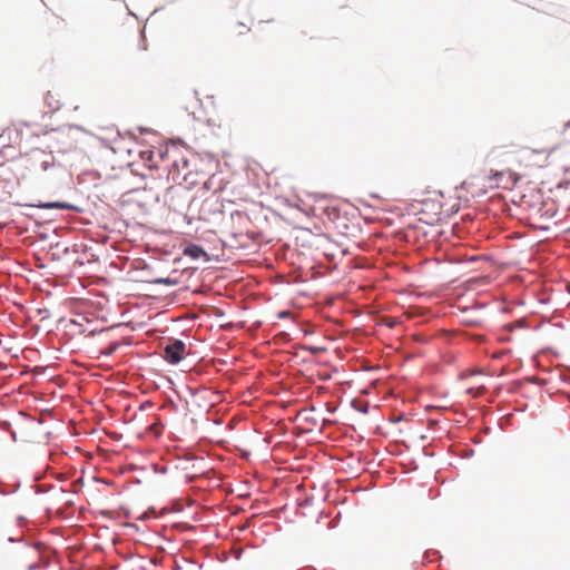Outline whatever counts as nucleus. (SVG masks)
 <instances>
[{
	"label": "nucleus",
	"mask_w": 570,
	"mask_h": 570,
	"mask_svg": "<svg viewBox=\"0 0 570 570\" xmlns=\"http://www.w3.org/2000/svg\"><path fill=\"white\" fill-rule=\"evenodd\" d=\"M553 151L554 148L548 146L538 148L524 146L518 149H509L504 146L494 147L488 154V158L492 161L500 160L507 168L495 171L490 170L489 180L499 187L500 180L508 176L514 184L523 176L547 167Z\"/></svg>",
	"instance_id": "obj_1"
},
{
	"label": "nucleus",
	"mask_w": 570,
	"mask_h": 570,
	"mask_svg": "<svg viewBox=\"0 0 570 570\" xmlns=\"http://www.w3.org/2000/svg\"><path fill=\"white\" fill-rule=\"evenodd\" d=\"M186 345L183 341L174 340L164 347V358L170 364L179 363L186 355Z\"/></svg>",
	"instance_id": "obj_3"
},
{
	"label": "nucleus",
	"mask_w": 570,
	"mask_h": 570,
	"mask_svg": "<svg viewBox=\"0 0 570 570\" xmlns=\"http://www.w3.org/2000/svg\"><path fill=\"white\" fill-rule=\"evenodd\" d=\"M151 429H153V430H155V431H157L156 429H158V424H154V425L151 426Z\"/></svg>",
	"instance_id": "obj_11"
},
{
	"label": "nucleus",
	"mask_w": 570,
	"mask_h": 570,
	"mask_svg": "<svg viewBox=\"0 0 570 570\" xmlns=\"http://www.w3.org/2000/svg\"><path fill=\"white\" fill-rule=\"evenodd\" d=\"M183 254L193 259H198L202 256H207L204 248L196 244H188L187 246H185V248L183 249Z\"/></svg>",
	"instance_id": "obj_4"
},
{
	"label": "nucleus",
	"mask_w": 570,
	"mask_h": 570,
	"mask_svg": "<svg viewBox=\"0 0 570 570\" xmlns=\"http://www.w3.org/2000/svg\"><path fill=\"white\" fill-rule=\"evenodd\" d=\"M37 567H38V563H37V562H33V563H30V564L28 566V569H29V570H33V569H36Z\"/></svg>",
	"instance_id": "obj_9"
},
{
	"label": "nucleus",
	"mask_w": 570,
	"mask_h": 570,
	"mask_svg": "<svg viewBox=\"0 0 570 570\" xmlns=\"http://www.w3.org/2000/svg\"><path fill=\"white\" fill-rule=\"evenodd\" d=\"M165 157H166L168 160L171 158V156H170V151H169V150H167V153H166Z\"/></svg>",
	"instance_id": "obj_10"
},
{
	"label": "nucleus",
	"mask_w": 570,
	"mask_h": 570,
	"mask_svg": "<svg viewBox=\"0 0 570 570\" xmlns=\"http://www.w3.org/2000/svg\"><path fill=\"white\" fill-rule=\"evenodd\" d=\"M40 208H68L66 204L62 203H46L38 205Z\"/></svg>",
	"instance_id": "obj_7"
},
{
	"label": "nucleus",
	"mask_w": 570,
	"mask_h": 570,
	"mask_svg": "<svg viewBox=\"0 0 570 570\" xmlns=\"http://www.w3.org/2000/svg\"><path fill=\"white\" fill-rule=\"evenodd\" d=\"M521 207L527 212V218L530 225L538 229H549V223L557 214L554 202L543 200L539 191H533L529 196H523Z\"/></svg>",
	"instance_id": "obj_2"
},
{
	"label": "nucleus",
	"mask_w": 570,
	"mask_h": 570,
	"mask_svg": "<svg viewBox=\"0 0 570 570\" xmlns=\"http://www.w3.org/2000/svg\"><path fill=\"white\" fill-rule=\"evenodd\" d=\"M118 345L117 344H114V345H110L108 347V350L106 351V354L107 355H111L116 350H117Z\"/></svg>",
	"instance_id": "obj_8"
},
{
	"label": "nucleus",
	"mask_w": 570,
	"mask_h": 570,
	"mask_svg": "<svg viewBox=\"0 0 570 570\" xmlns=\"http://www.w3.org/2000/svg\"><path fill=\"white\" fill-rule=\"evenodd\" d=\"M560 136L563 142L570 144V120L563 125Z\"/></svg>",
	"instance_id": "obj_6"
},
{
	"label": "nucleus",
	"mask_w": 570,
	"mask_h": 570,
	"mask_svg": "<svg viewBox=\"0 0 570 570\" xmlns=\"http://www.w3.org/2000/svg\"><path fill=\"white\" fill-rule=\"evenodd\" d=\"M567 289L570 293V283L567 285Z\"/></svg>",
	"instance_id": "obj_12"
},
{
	"label": "nucleus",
	"mask_w": 570,
	"mask_h": 570,
	"mask_svg": "<svg viewBox=\"0 0 570 570\" xmlns=\"http://www.w3.org/2000/svg\"><path fill=\"white\" fill-rule=\"evenodd\" d=\"M171 166L175 167L178 171L180 169H187L188 168V160L185 157L181 158H175L171 160Z\"/></svg>",
	"instance_id": "obj_5"
}]
</instances>
